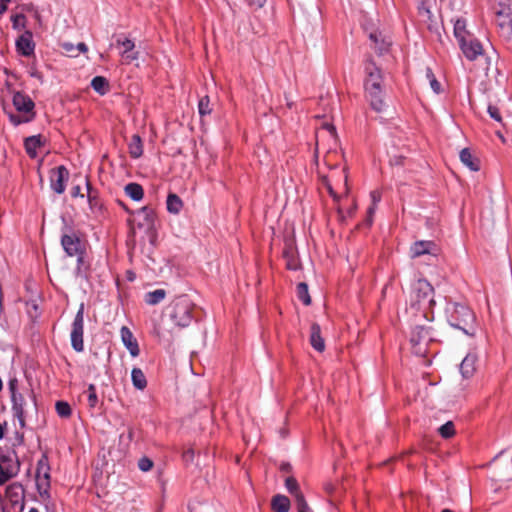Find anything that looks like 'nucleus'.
<instances>
[{"label":"nucleus","instance_id":"obj_1","mask_svg":"<svg viewBox=\"0 0 512 512\" xmlns=\"http://www.w3.org/2000/svg\"><path fill=\"white\" fill-rule=\"evenodd\" d=\"M445 317L449 325L474 337L478 325L474 311L464 302L448 300L445 306Z\"/></svg>","mask_w":512,"mask_h":512},{"label":"nucleus","instance_id":"obj_2","mask_svg":"<svg viewBox=\"0 0 512 512\" xmlns=\"http://www.w3.org/2000/svg\"><path fill=\"white\" fill-rule=\"evenodd\" d=\"M165 314L180 329L188 327L198 319L196 305L185 294L175 297L166 307Z\"/></svg>","mask_w":512,"mask_h":512},{"label":"nucleus","instance_id":"obj_3","mask_svg":"<svg viewBox=\"0 0 512 512\" xmlns=\"http://www.w3.org/2000/svg\"><path fill=\"white\" fill-rule=\"evenodd\" d=\"M364 88L371 108L382 112L386 105L383 99V73L379 66L367 67Z\"/></svg>","mask_w":512,"mask_h":512},{"label":"nucleus","instance_id":"obj_4","mask_svg":"<svg viewBox=\"0 0 512 512\" xmlns=\"http://www.w3.org/2000/svg\"><path fill=\"white\" fill-rule=\"evenodd\" d=\"M410 307L420 311L427 318L435 306L434 288L426 279H418L412 284L409 295Z\"/></svg>","mask_w":512,"mask_h":512},{"label":"nucleus","instance_id":"obj_5","mask_svg":"<svg viewBox=\"0 0 512 512\" xmlns=\"http://www.w3.org/2000/svg\"><path fill=\"white\" fill-rule=\"evenodd\" d=\"M13 106L18 113L6 112L10 122L14 126L29 123L34 120L36 113L34 111L35 103L23 92H15L12 98Z\"/></svg>","mask_w":512,"mask_h":512},{"label":"nucleus","instance_id":"obj_6","mask_svg":"<svg viewBox=\"0 0 512 512\" xmlns=\"http://www.w3.org/2000/svg\"><path fill=\"white\" fill-rule=\"evenodd\" d=\"M136 216L137 228L143 230L148 241L152 246L156 245L157 229H156V212L149 206H144L134 212Z\"/></svg>","mask_w":512,"mask_h":512},{"label":"nucleus","instance_id":"obj_7","mask_svg":"<svg viewBox=\"0 0 512 512\" xmlns=\"http://www.w3.org/2000/svg\"><path fill=\"white\" fill-rule=\"evenodd\" d=\"M84 312L85 306L84 303H81L71 324V346L76 352H82L84 350Z\"/></svg>","mask_w":512,"mask_h":512},{"label":"nucleus","instance_id":"obj_8","mask_svg":"<svg viewBox=\"0 0 512 512\" xmlns=\"http://www.w3.org/2000/svg\"><path fill=\"white\" fill-rule=\"evenodd\" d=\"M50 464L49 459L46 454H42L41 457L37 461L36 466V487L41 496L48 494L50 489Z\"/></svg>","mask_w":512,"mask_h":512},{"label":"nucleus","instance_id":"obj_9","mask_svg":"<svg viewBox=\"0 0 512 512\" xmlns=\"http://www.w3.org/2000/svg\"><path fill=\"white\" fill-rule=\"evenodd\" d=\"M61 246L68 257H74L78 254H86L85 243L80 239L79 235L69 229L61 235Z\"/></svg>","mask_w":512,"mask_h":512},{"label":"nucleus","instance_id":"obj_10","mask_svg":"<svg viewBox=\"0 0 512 512\" xmlns=\"http://www.w3.org/2000/svg\"><path fill=\"white\" fill-rule=\"evenodd\" d=\"M431 326L416 325L411 332L410 342L415 353L424 355L426 345L432 340Z\"/></svg>","mask_w":512,"mask_h":512},{"label":"nucleus","instance_id":"obj_11","mask_svg":"<svg viewBox=\"0 0 512 512\" xmlns=\"http://www.w3.org/2000/svg\"><path fill=\"white\" fill-rule=\"evenodd\" d=\"M69 175V171L64 165H60L53 169L50 176L51 189L57 194L64 193Z\"/></svg>","mask_w":512,"mask_h":512},{"label":"nucleus","instance_id":"obj_12","mask_svg":"<svg viewBox=\"0 0 512 512\" xmlns=\"http://www.w3.org/2000/svg\"><path fill=\"white\" fill-rule=\"evenodd\" d=\"M369 40L371 42V48L374 49L378 55H384L388 53L392 44L390 37H388L380 30L370 32Z\"/></svg>","mask_w":512,"mask_h":512},{"label":"nucleus","instance_id":"obj_13","mask_svg":"<svg viewBox=\"0 0 512 512\" xmlns=\"http://www.w3.org/2000/svg\"><path fill=\"white\" fill-rule=\"evenodd\" d=\"M282 256L285 260V266L288 270L297 271L301 267L297 248L292 240L285 242V246L282 252Z\"/></svg>","mask_w":512,"mask_h":512},{"label":"nucleus","instance_id":"obj_14","mask_svg":"<svg viewBox=\"0 0 512 512\" xmlns=\"http://www.w3.org/2000/svg\"><path fill=\"white\" fill-rule=\"evenodd\" d=\"M17 473V466L11 455L0 456V486L4 485Z\"/></svg>","mask_w":512,"mask_h":512},{"label":"nucleus","instance_id":"obj_15","mask_svg":"<svg viewBox=\"0 0 512 512\" xmlns=\"http://www.w3.org/2000/svg\"><path fill=\"white\" fill-rule=\"evenodd\" d=\"M461 51L469 61L476 60L477 56L483 53V46L479 40L472 36L459 43Z\"/></svg>","mask_w":512,"mask_h":512},{"label":"nucleus","instance_id":"obj_16","mask_svg":"<svg viewBox=\"0 0 512 512\" xmlns=\"http://www.w3.org/2000/svg\"><path fill=\"white\" fill-rule=\"evenodd\" d=\"M11 401L13 416L18 420L20 427L24 428L26 426L25 398L21 394L11 398Z\"/></svg>","mask_w":512,"mask_h":512},{"label":"nucleus","instance_id":"obj_17","mask_svg":"<svg viewBox=\"0 0 512 512\" xmlns=\"http://www.w3.org/2000/svg\"><path fill=\"white\" fill-rule=\"evenodd\" d=\"M45 144L46 139L41 134L29 136L24 139V149L31 159L37 157V149Z\"/></svg>","mask_w":512,"mask_h":512},{"label":"nucleus","instance_id":"obj_18","mask_svg":"<svg viewBox=\"0 0 512 512\" xmlns=\"http://www.w3.org/2000/svg\"><path fill=\"white\" fill-rule=\"evenodd\" d=\"M437 245L433 241H416L410 248L411 256L413 258L420 257L425 254L435 255Z\"/></svg>","mask_w":512,"mask_h":512},{"label":"nucleus","instance_id":"obj_19","mask_svg":"<svg viewBox=\"0 0 512 512\" xmlns=\"http://www.w3.org/2000/svg\"><path fill=\"white\" fill-rule=\"evenodd\" d=\"M17 51L24 55L30 56L34 52L35 44L33 42L32 33L25 31L16 41Z\"/></svg>","mask_w":512,"mask_h":512},{"label":"nucleus","instance_id":"obj_20","mask_svg":"<svg viewBox=\"0 0 512 512\" xmlns=\"http://www.w3.org/2000/svg\"><path fill=\"white\" fill-rule=\"evenodd\" d=\"M121 338L124 346L128 349L131 356L137 357L140 353L138 342L128 327L123 326L121 328Z\"/></svg>","mask_w":512,"mask_h":512},{"label":"nucleus","instance_id":"obj_21","mask_svg":"<svg viewBox=\"0 0 512 512\" xmlns=\"http://www.w3.org/2000/svg\"><path fill=\"white\" fill-rule=\"evenodd\" d=\"M86 191H87L86 196H87L88 204H89L91 211L92 212L101 211L103 208V203L100 198V193L96 188H94L91 185V183L88 179L86 180Z\"/></svg>","mask_w":512,"mask_h":512},{"label":"nucleus","instance_id":"obj_22","mask_svg":"<svg viewBox=\"0 0 512 512\" xmlns=\"http://www.w3.org/2000/svg\"><path fill=\"white\" fill-rule=\"evenodd\" d=\"M310 344L318 352L325 350V342L321 336V327L316 322L312 323L310 327Z\"/></svg>","mask_w":512,"mask_h":512},{"label":"nucleus","instance_id":"obj_23","mask_svg":"<svg viewBox=\"0 0 512 512\" xmlns=\"http://www.w3.org/2000/svg\"><path fill=\"white\" fill-rule=\"evenodd\" d=\"M477 357L474 354H467L460 364V372L465 379H469L476 371Z\"/></svg>","mask_w":512,"mask_h":512},{"label":"nucleus","instance_id":"obj_24","mask_svg":"<svg viewBox=\"0 0 512 512\" xmlns=\"http://www.w3.org/2000/svg\"><path fill=\"white\" fill-rule=\"evenodd\" d=\"M459 157L461 162L471 171L477 172L480 170V161L478 158L473 156L469 148L462 149L460 151Z\"/></svg>","mask_w":512,"mask_h":512},{"label":"nucleus","instance_id":"obj_25","mask_svg":"<svg viewBox=\"0 0 512 512\" xmlns=\"http://www.w3.org/2000/svg\"><path fill=\"white\" fill-rule=\"evenodd\" d=\"M381 192L379 190H372L370 192L371 204L367 209V216L365 219L366 226L370 227L373 223V217L379 202L381 201Z\"/></svg>","mask_w":512,"mask_h":512},{"label":"nucleus","instance_id":"obj_26","mask_svg":"<svg viewBox=\"0 0 512 512\" xmlns=\"http://www.w3.org/2000/svg\"><path fill=\"white\" fill-rule=\"evenodd\" d=\"M285 488L290 493V495L294 497L295 503L305 499V496L302 493L299 483L295 477H293V476L286 477Z\"/></svg>","mask_w":512,"mask_h":512},{"label":"nucleus","instance_id":"obj_27","mask_svg":"<svg viewBox=\"0 0 512 512\" xmlns=\"http://www.w3.org/2000/svg\"><path fill=\"white\" fill-rule=\"evenodd\" d=\"M290 506L289 498L282 494L273 496L271 500V508L274 512H289Z\"/></svg>","mask_w":512,"mask_h":512},{"label":"nucleus","instance_id":"obj_28","mask_svg":"<svg viewBox=\"0 0 512 512\" xmlns=\"http://www.w3.org/2000/svg\"><path fill=\"white\" fill-rule=\"evenodd\" d=\"M129 154L131 158L138 159L143 155V142L138 134H134L128 143Z\"/></svg>","mask_w":512,"mask_h":512},{"label":"nucleus","instance_id":"obj_29","mask_svg":"<svg viewBox=\"0 0 512 512\" xmlns=\"http://www.w3.org/2000/svg\"><path fill=\"white\" fill-rule=\"evenodd\" d=\"M116 44H117V47L119 48L120 50V53L123 54V55H127L126 57L128 59H135L136 57L129 54L135 44L132 40H130L129 38L125 37L124 35H119L117 38H116Z\"/></svg>","mask_w":512,"mask_h":512},{"label":"nucleus","instance_id":"obj_30","mask_svg":"<svg viewBox=\"0 0 512 512\" xmlns=\"http://www.w3.org/2000/svg\"><path fill=\"white\" fill-rule=\"evenodd\" d=\"M124 192L133 201H141L144 197L143 187L136 182H130L126 184L124 187Z\"/></svg>","mask_w":512,"mask_h":512},{"label":"nucleus","instance_id":"obj_31","mask_svg":"<svg viewBox=\"0 0 512 512\" xmlns=\"http://www.w3.org/2000/svg\"><path fill=\"white\" fill-rule=\"evenodd\" d=\"M91 87L101 96L110 91L109 81L103 76H95L91 81Z\"/></svg>","mask_w":512,"mask_h":512},{"label":"nucleus","instance_id":"obj_32","mask_svg":"<svg viewBox=\"0 0 512 512\" xmlns=\"http://www.w3.org/2000/svg\"><path fill=\"white\" fill-rule=\"evenodd\" d=\"M167 211L171 214H178L182 207L183 201L175 193H169L166 200Z\"/></svg>","mask_w":512,"mask_h":512},{"label":"nucleus","instance_id":"obj_33","mask_svg":"<svg viewBox=\"0 0 512 512\" xmlns=\"http://www.w3.org/2000/svg\"><path fill=\"white\" fill-rule=\"evenodd\" d=\"M63 53L68 57H76L80 53H86L88 51V47L85 43H78L76 46L72 43H64L62 45Z\"/></svg>","mask_w":512,"mask_h":512},{"label":"nucleus","instance_id":"obj_34","mask_svg":"<svg viewBox=\"0 0 512 512\" xmlns=\"http://www.w3.org/2000/svg\"><path fill=\"white\" fill-rule=\"evenodd\" d=\"M454 35L459 43L466 40V38L471 37V35L469 34V32L466 29V20L465 19L458 18L454 22Z\"/></svg>","mask_w":512,"mask_h":512},{"label":"nucleus","instance_id":"obj_35","mask_svg":"<svg viewBox=\"0 0 512 512\" xmlns=\"http://www.w3.org/2000/svg\"><path fill=\"white\" fill-rule=\"evenodd\" d=\"M131 380L133 386L138 390H144L147 387V379L140 368H133L131 371Z\"/></svg>","mask_w":512,"mask_h":512},{"label":"nucleus","instance_id":"obj_36","mask_svg":"<svg viewBox=\"0 0 512 512\" xmlns=\"http://www.w3.org/2000/svg\"><path fill=\"white\" fill-rule=\"evenodd\" d=\"M166 297V291L164 289H156L149 291L145 294L144 300L148 305H157L162 302Z\"/></svg>","mask_w":512,"mask_h":512},{"label":"nucleus","instance_id":"obj_37","mask_svg":"<svg viewBox=\"0 0 512 512\" xmlns=\"http://www.w3.org/2000/svg\"><path fill=\"white\" fill-rule=\"evenodd\" d=\"M426 77L429 80V84L433 92L440 94L442 92V85L437 78V73H435L430 67H427Z\"/></svg>","mask_w":512,"mask_h":512},{"label":"nucleus","instance_id":"obj_38","mask_svg":"<svg viewBox=\"0 0 512 512\" xmlns=\"http://www.w3.org/2000/svg\"><path fill=\"white\" fill-rule=\"evenodd\" d=\"M297 297L306 306L311 304V297L308 291V285L305 282H300L297 285Z\"/></svg>","mask_w":512,"mask_h":512},{"label":"nucleus","instance_id":"obj_39","mask_svg":"<svg viewBox=\"0 0 512 512\" xmlns=\"http://www.w3.org/2000/svg\"><path fill=\"white\" fill-rule=\"evenodd\" d=\"M55 409L61 418H69L72 414L71 406L66 401H57L55 404Z\"/></svg>","mask_w":512,"mask_h":512},{"label":"nucleus","instance_id":"obj_40","mask_svg":"<svg viewBox=\"0 0 512 512\" xmlns=\"http://www.w3.org/2000/svg\"><path fill=\"white\" fill-rule=\"evenodd\" d=\"M440 436L444 439H449L455 435V426L452 421H447L445 424L438 428Z\"/></svg>","mask_w":512,"mask_h":512},{"label":"nucleus","instance_id":"obj_41","mask_svg":"<svg viewBox=\"0 0 512 512\" xmlns=\"http://www.w3.org/2000/svg\"><path fill=\"white\" fill-rule=\"evenodd\" d=\"M86 254L74 255L77 258L76 273L77 275H83L90 269V264L85 261Z\"/></svg>","mask_w":512,"mask_h":512},{"label":"nucleus","instance_id":"obj_42","mask_svg":"<svg viewBox=\"0 0 512 512\" xmlns=\"http://www.w3.org/2000/svg\"><path fill=\"white\" fill-rule=\"evenodd\" d=\"M87 401L90 408H95L98 404L96 386L92 383L87 388Z\"/></svg>","mask_w":512,"mask_h":512},{"label":"nucleus","instance_id":"obj_43","mask_svg":"<svg viewBox=\"0 0 512 512\" xmlns=\"http://www.w3.org/2000/svg\"><path fill=\"white\" fill-rule=\"evenodd\" d=\"M198 112L200 116H206L212 112V109L210 108V99L207 95L200 98L198 102Z\"/></svg>","mask_w":512,"mask_h":512},{"label":"nucleus","instance_id":"obj_44","mask_svg":"<svg viewBox=\"0 0 512 512\" xmlns=\"http://www.w3.org/2000/svg\"><path fill=\"white\" fill-rule=\"evenodd\" d=\"M26 17L24 14H15L11 16L12 27L21 30L25 27Z\"/></svg>","mask_w":512,"mask_h":512},{"label":"nucleus","instance_id":"obj_45","mask_svg":"<svg viewBox=\"0 0 512 512\" xmlns=\"http://www.w3.org/2000/svg\"><path fill=\"white\" fill-rule=\"evenodd\" d=\"M489 116L497 122H502V116L498 107L490 104L487 108Z\"/></svg>","mask_w":512,"mask_h":512},{"label":"nucleus","instance_id":"obj_46","mask_svg":"<svg viewBox=\"0 0 512 512\" xmlns=\"http://www.w3.org/2000/svg\"><path fill=\"white\" fill-rule=\"evenodd\" d=\"M138 467L141 471L147 472L153 467V461L148 457H142L138 462Z\"/></svg>","mask_w":512,"mask_h":512},{"label":"nucleus","instance_id":"obj_47","mask_svg":"<svg viewBox=\"0 0 512 512\" xmlns=\"http://www.w3.org/2000/svg\"><path fill=\"white\" fill-rule=\"evenodd\" d=\"M8 389H9L11 398H13L14 396L21 395V393L18 392V380H17V378H11L8 381Z\"/></svg>","mask_w":512,"mask_h":512},{"label":"nucleus","instance_id":"obj_48","mask_svg":"<svg viewBox=\"0 0 512 512\" xmlns=\"http://www.w3.org/2000/svg\"><path fill=\"white\" fill-rule=\"evenodd\" d=\"M296 507L298 512H313L305 499L296 502Z\"/></svg>","mask_w":512,"mask_h":512},{"label":"nucleus","instance_id":"obj_49","mask_svg":"<svg viewBox=\"0 0 512 512\" xmlns=\"http://www.w3.org/2000/svg\"><path fill=\"white\" fill-rule=\"evenodd\" d=\"M245 1L251 7L262 8L265 5L267 0H245Z\"/></svg>","mask_w":512,"mask_h":512},{"label":"nucleus","instance_id":"obj_50","mask_svg":"<svg viewBox=\"0 0 512 512\" xmlns=\"http://www.w3.org/2000/svg\"><path fill=\"white\" fill-rule=\"evenodd\" d=\"M70 193H71V196L73 198H76V197H82L83 198L84 197V195L81 194V187L79 185L73 186L71 188V192Z\"/></svg>","mask_w":512,"mask_h":512},{"label":"nucleus","instance_id":"obj_51","mask_svg":"<svg viewBox=\"0 0 512 512\" xmlns=\"http://www.w3.org/2000/svg\"><path fill=\"white\" fill-rule=\"evenodd\" d=\"M322 129L327 130L331 134V136H333V137L336 136V129L333 124L324 123L322 125Z\"/></svg>","mask_w":512,"mask_h":512},{"label":"nucleus","instance_id":"obj_52","mask_svg":"<svg viewBox=\"0 0 512 512\" xmlns=\"http://www.w3.org/2000/svg\"><path fill=\"white\" fill-rule=\"evenodd\" d=\"M280 471L284 473H290L292 472V465L288 462H283L280 465Z\"/></svg>","mask_w":512,"mask_h":512},{"label":"nucleus","instance_id":"obj_53","mask_svg":"<svg viewBox=\"0 0 512 512\" xmlns=\"http://www.w3.org/2000/svg\"><path fill=\"white\" fill-rule=\"evenodd\" d=\"M11 0H0V16L6 11L8 3Z\"/></svg>","mask_w":512,"mask_h":512},{"label":"nucleus","instance_id":"obj_54","mask_svg":"<svg viewBox=\"0 0 512 512\" xmlns=\"http://www.w3.org/2000/svg\"><path fill=\"white\" fill-rule=\"evenodd\" d=\"M327 189H328L330 196H332L334 199L338 198L336 192L333 190L331 185H327Z\"/></svg>","mask_w":512,"mask_h":512},{"label":"nucleus","instance_id":"obj_55","mask_svg":"<svg viewBox=\"0 0 512 512\" xmlns=\"http://www.w3.org/2000/svg\"><path fill=\"white\" fill-rule=\"evenodd\" d=\"M184 457H185V458L193 457V450H191V449L187 450V451L184 453Z\"/></svg>","mask_w":512,"mask_h":512},{"label":"nucleus","instance_id":"obj_56","mask_svg":"<svg viewBox=\"0 0 512 512\" xmlns=\"http://www.w3.org/2000/svg\"><path fill=\"white\" fill-rule=\"evenodd\" d=\"M4 437V425L0 423V440Z\"/></svg>","mask_w":512,"mask_h":512},{"label":"nucleus","instance_id":"obj_57","mask_svg":"<svg viewBox=\"0 0 512 512\" xmlns=\"http://www.w3.org/2000/svg\"><path fill=\"white\" fill-rule=\"evenodd\" d=\"M30 397H31L32 401L34 402V404L36 405V399H35V395L33 392L30 393Z\"/></svg>","mask_w":512,"mask_h":512},{"label":"nucleus","instance_id":"obj_58","mask_svg":"<svg viewBox=\"0 0 512 512\" xmlns=\"http://www.w3.org/2000/svg\"><path fill=\"white\" fill-rule=\"evenodd\" d=\"M119 204L121 205V207H123L126 211L129 212L128 208L126 207V205L123 202L119 201Z\"/></svg>","mask_w":512,"mask_h":512},{"label":"nucleus","instance_id":"obj_59","mask_svg":"<svg viewBox=\"0 0 512 512\" xmlns=\"http://www.w3.org/2000/svg\"><path fill=\"white\" fill-rule=\"evenodd\" d=\"M28 512H39L36 508H31Z\"/></svg>","mask_w":512,"mask_h":512},{"label":"nucleus","instance_id":"obj_60","mask_svg":"<svg viewBox=\"0 0 512 512\" xmlns=\"http://www.w3.org/2000/svg\"><path fill=\"white\" fill-rule=\"evenodd\" d=\"M441 512H453V511L446 508V509H443Z\"/></svg>","mask_w":512,"mask_h":512},{"label":"nucleus","instance_id":"obj_61","mask_svg":"<svg viewBox=\"0 0 512 512\" xmlns=\"http://www.w3.org/2000/svg\"><path fill=\"white\" fill-rule=\"evenodd\" d=\"M487 59H488V64H490V62L492 61L491 57L488 56Z\"/></svg>","mask_w":512,"mask_h":512}]
</instances>
